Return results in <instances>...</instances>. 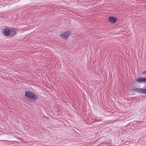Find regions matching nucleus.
Segmentation results:
<instances>
[{
  "label": "nucleus",
  "instance_id": "obj_1",
  "mask_svg": "<svg viewBox=\"0 0 146 146\" xmlns=\"http://www.w3.org/2000/svg\"><path fill=\"white\" fill-rule=\"evenodd\" d=\"M25 97H29L34 100H36L38 98L37 96L35 94L30 91L25 90Z\"/></svg>",
  "mask_w": 146,
  "mask_h": 146
},
{
  "label": "nucleus",
  "instance_id": "obj_2",
  "mask_svg": "<svg viewBox=\"0 0 146 146\" xmlns=\"http://www.w3.org/2000/svg\"><path fill=\"white\" fill-rule=\"evenodd\" d=\"M71 34L70 31H66L64 33H63L60 35V36L66 39Z\"/></svg>",
  "mask_w": 146,
  "mask_h": 146
},
{
  "label": "nucleus",
  "instance_id": "obj_3",
  "mask_svg": "<svg viewBox=\"0 0 146 146\" xmlns=\"http://www.w3.org/2000/svg\"><path fill=\"white\" fill-rule=\"evenodd\" d=\"M3 33L4 35L8 36L10 34V29L7 28H4L3 29Z\"/></svg>",
  "mask_w": 146,
  "mask_h": 146
},
{
  "label": "nucleus",
  "instance_id": "obj_4",
  "mask_svg": "<svg viewBox=\"0 0 146 146\" xmlns=\"http://www.w3.org/2000/svg\"><path fill=\"white\" fill-rule=\"evenodd\" d=\"M10 34L9 36H11L16 35L17 33V31L15 28H11L10 29Z\"/></svg>",
  "mask_w": 146,
  "mask_h": 146
},
{
  "label": "nucleus",
  "instance_id": "obj_5",
  "mask_svg": "<svg viewBox=\"0 0 146 146\" xmlns=\"http://www.w3.org/2000/svg\"><path fill=\"white\" fill-rule=\"evenodd\" d=\"M137 81L139 83H145L146 82V77L145 78H137Z\"/></svg>",
  "mask_w": 146,
  "mask_h": 146
},
{
  "label": "nucleus",
  "instance_id": "obj_6",
  "mask_svg": "<svg viewBox=\"0 0 146 146\" xmlns=\"http://www.w3.org/2000/svg\"><path fill=\"white\" fill-rule=\"evenodd\" d=\"M108 20L110 22L113 24L115 23L117 20L116 19L113 17H110Z\"/></svg>",
  "mask_w": 146,
  "mask_h": 146
},
{
  "label": "nucleus",
  "instance_id": "obj_7",
  "mask_svg": "<svg viewBox=\"0 0 146 146\" xmlns=\"http://www.w3.org/2000/svg\"><path fill=\"white\" fill-rule=\"evenodd\" d=\"M142 88H138V90H137V91H136V92L139 93L140 94H142Z\"/></svg>",
  "mask_w": 146,
  "mask_h": 146
},
{
  "label": "nucleus",
  "instance_id": "obj_8",
  "mask_svg": "<svg viewBox=\"0 0 146 146\" xmlns=\"http://www.w3.org/2000/svg\"><path fill=\"white\" fill-rule=\"evenodd\" d=\"M146 94V88L145 89H142V94Z\"/></svg>",
  "mask_w": 146,
  "mask_h": 146
},
{
  "label": "nucleus",
  "instance_id": "obj_9",
  "mask_svg": "<svg viewBox=\"0 0 146 146\" xmlns=\"http://www.w3.org/2000/svg\"><path fill=\"white\" fill-rule=\"evenodd\" d=\"M137 90H138V88H133L131 89V90L132 91H135L136 92V91H137Z\"/></svg>",
  "mask_w": 146,
  "mask_h": 146
},
{
  "label": "nucleus",
  "instance_id": "obj_10",
  "mask_svg": "<svg viewBox=\"0 0 146 146\" xmlns=\"http://www.w3.org/2000/svg\"><path fill=\"white\" fill-rule=\"evenodd\" d=\"M145 72H146V70H145V71H144L143 72V74H145Z\"/></svg>",
  "mask_w": 146,
  "mask_h": 146
}]
</instances>
